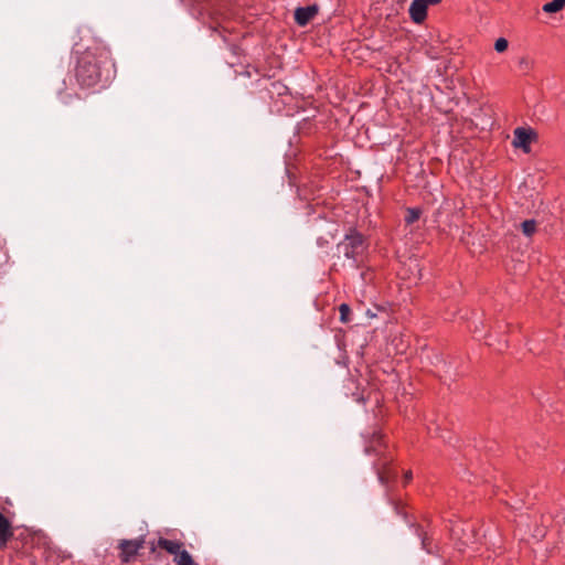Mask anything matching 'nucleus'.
Instances as JSON below:
<instances>
[{
  "label": "nucleus",
  "mask_w": 565,
  "mask_h": 565,
  "mask_svg": "<svg viewBox=\"0 0 565 565\" xmlns=\"http://www.w3.org/2000/svg\"><path fill=\"white\" fill-rule=\"evenodd\" d=\"M338 249L340 253H343L347 258H355L365 249L364 237L360 233L351 231L345 235V238L338 244Z\"/></svg>",
  "instance_id": "1"
},
{
  "label": "nucleus",
  "mask_w": 565,
  "mask_h": 565,
  "mask_svg": "<svg viewBox=\"0 0 565 565\" xmlns=\"http://www.w3.org/2000/svg\"><path fill=\"white\" fill-rule=\"evenodd\" d=\"M76 77L82 85L92 86L99 81V68L86 58H82L76 68Z\"/></svg>",
  "instance_id": "2"
},
{
  "label": "nucleus",
  "mask_w": 565,
  "mask_h": 565,
  "mask_svg": "<svg viewBox=\"0 0 565 565\" xmlns=\"http://www.w3.org/2000/svg\"><path fill=\"white\" fill-rule=\"evenodd\" d=\"M143 539L120 541L119 548L121 551V561L124 563H129L138 551L143 547Z\"/></svg>",
  "instance_id": "3"
},
{
  "label": "nucleus",
  "mask_w": 565,
  "mask_h": 565,
  "mask_svg": "<svg viewBox=\"0 0 565 565\" xmlns=\"http://www.w3.org/2000/svg\"><path fill=\"white\" fill-rule=\"evenodd\" d=\"M318 13L316 4L300 7L295 10V21L299 26L307 25Z\"/></svg>",
  "instance_id": "4"
},
{
  "label": "nucleus",
  "mask_w": 565,
  "mask_h": 565,
  "mask_svg": "<svg viewBox=\"0 0 565 565\" xmlns=\"http://www.w3.org/2000/svg\"><path fill=\"white\" fill-rule=\"evenodd\" d=\"M533 136H534V134L532 130H527V129L519 127L514 130V139L512 141V145L515 148H521L525 152H529L530 151L529 145H530Z\"/></svg>",
  "instance_id": "5"
},
{
  "label": "nucleus",
  "mask_w": 565,
  "mask_h": 565,
  "mask_svg": "<svg viewBox=\"0 0 565 565\" xmlns=\"http://www.w3.org/2000/svg\"><path fill=\"white\" fill-rule=\"evenodd\" d=\"M409 15L415 23H422L427 15V6L422 0H413L409 7Z\"/></svg>",
  "instance_id": "6"
},
{
  "label": "nucleus",
  "mask_w": 565,
  "mask_h": 565,
  "mask_svg": "<svg viewBox=\"0 0 565 565\" xmlns=\"http://www.w3.org/2000/svg\"><path fill=\"white\" fill-rule=\"evenodd\" d=\"M11 525L8 519L0 513V548L6 547L8 541L12 537Z\"/></svg>",
  "instance_id": "7"
},
{
  "label": "nucleus",
  "mask_w": 565,
  "mask_h": 565,
  "mask_svg": "<svg viewBox=\"0 0 565 565\" xmlns=\"http://www.w3.org/2000/svg\"><path fill=\"white\" fill-rule=\"evenodd\" d=\"M158 546L166 550L169 554L174 555V557L177 556V553H180L183 550V543L163 537L159 539Z\"/></svg>",
  "instance_id": "8"
},
{
  "label": "nucleus",
  "mask_w": 565,
  "mask_h": 565,
  "mask_svg": "<svg viewBox=\"0 0 565 565\" xmlns=\"http://www.w3.org/2000/svg\"><path fill=\"white\" fill-rule=\"evenodd\" d=\"M173 562L177 565H198L192 558L191 554L185 550H182L180 553H177V556L173 557Z\"/></svg>",
  "instance_id": "9"
},
{
  "label": "nucleus",
  "mask_w": 565,
  "mask_h": 565,
  "mask_svg": "<svg viewBox=\"0 0 565 565\" xmlns=\"http://www.w3.org/2000/svg\"><path fill=\"white\" fill-rule=\"evenodd\" d=\"M520 228L526 237H532L536 232L537 222L535 220H525L520 224Z\"/></svg>",
  "instance_id": "10"
},
{
  "label": "nucleus",
  "mask_w": 565,
  "mask_h": 565,
  "mask_svg": "<svg viewBox=\"0 0 565 565\" xmlns=\"http://www.w3.org/2000/svg\"><path fill=\"white\" fill-rule=\"evenodd\" d=\"M565 7V0H553L543 6V10L547 13H555Z\"/></svg>",
  "instance_id": "11"
},
{
  "label": "nucleus",
  "mask_w": 565,
  "mask_h": 565,
  "mask_svg": "<svg viewBox=\"0 0 565 565\" xmlns=\"http://www.w3.org/2000/svg\"><path fill=\"white\" fill-rule=\"evenodd\" d=\"M419 216H420V211L419 210H417V209H409L407 211L405 221L408 224H412V223L416 222L419 218Z\"/></svg>",
  "instance_id": "12"
},
{
  "label": "nucleus",
  "mask_w": 565,
  "mask_h": 565,
  "mask_svg": "<svg viewBox=\"0 0 565 565\" xmlns=\"http://www.w3.org/2000/svg\"><path fill=\"white\" fill-rule=\"evenodd\" d=\"M339 312H340L341 321L342 322H348L349 321V317L348 316L351 312L350 307L347 303H342L339 307Z\"/></svg>",
  "instance_id": "13"
},
{
  "label": "nucleus",
  "mask_w": 565,
  "mask_h": 565,
  "mask_svg": "<svg viewBox=\"0 0 565 565\" xmlns=\"http://www.w3.org/2000/svg\"><path fill=\"white\" fill-rule=\"evenodd\" d=\"M508 41L504 38H500L494 43V50L499 53H502L508 49Z\"/></svg>",
  "instance_id": "14"
},
{
  "label": "nucleus",
  "mask_w": 565,
  "mask_h": 565,
  "mask_svg": "<svg viewBox=\"0 0 565 565\" xmlns=\"http://www.w3.org/2000/svg\"><path fill=\"white\" fill-rule=\"evenodd\" d=\"M422 1H423V3H424L425 6H428V4H437V3H439L441 0H422Z\"/></svg>",
  "instance_id": "15"
},
{
  "label": "nucleus",
  "mask_w": 565,
  "mask_h": 565,
  "mask_svg": "<svg viewBox=\"0 0 565 565\" xmlns=\"http://www.w3.org/2000/svg\"><path fill=\"white\" fill-rule=\"evenodd\" d=\"M411 479H412V472L408 471L405 473V481L408 482Z\"/></svg>",
  "instance_id": "16"
},
{
  "label": "nucleus",
  "mask_w": 565,
  "mask_h": 565,
  "mask_svg": "<svg viewBox=\"0 0 565 565\" xmlns=\"http://www.w3.org/2000/svg\"><path fill=\"white\" fill-rule=\"evenodd\" d=\"M380 480H381V482H383V483L385 482V477H384V475H383V473H381V475H380Z\"/></svg>",
  "instance_id": "17"
}]
</instances>
